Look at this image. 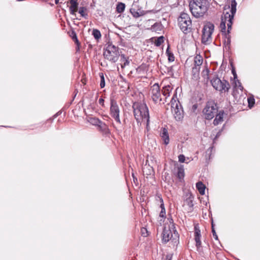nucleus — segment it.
<instances>
[{
    "label": "nucleus",
    "mask_w": 260,
    "mask_h": 260,
    "mask_svg": "<svg viewBox=\"0 0 260 260\" xmlns=\"http://www.w3.org/2000/svg\"><path fill=\"white\" fill-rule=\"evenodd\" d=\"M236 7V0H231L230 4L228 5H225L224 7V10L229 9L231 13L230 14L229 11L223 13V16L221 18L220 28L224 37V44L228 48L230 47L231 42L230 32L233 25V20L237 11Z\"/></svg>",
    "instance_id": "1"
},
{
    "label": "nucleus",
    "mask_w": 260,
    "mask_h": 260,
    "mask_svg": "<svg viewBox=\"0 0 260 260\" xmlns=\"http://www.w3.org/2000/svg\"><path fill=\"white\" fill-rule=\"evenodd\" d=\"M134 115L138 123L146 121V127L149 123V113L148 108L145 103L135 102L132 106Z\"/></svg>",
    "instance_id": "2"
},
{
    "label": "nucleus",
    "mask_w": 260,
    "mask_h": 260,
    "mask_svg": "<svg viewBox=\"0 0 260 260\" xmlns=\"http://www.w3.org/2000/svg\"><path fill=\"white\" fill-rule=\"evenodd\" d=\"M189 7L192 15L196 18H200L208 11L209 3L207 0H192Z\"/></svg>",
    "instance_id": "3"
},
{
    "label": "nucleus",
    "mask_w": 260,
    "mask_h": 260,
    "mask_svg": "<svg viewBox=\"0 0 260 260\" xmlns=\"http://www.w3.org/2000/svg\"><path fill=\"white\" fill-rule=\"evenodd\" d=\"M178 25L185 35L192 31V21L189 15L186 13H181L178 17Z\"/></svg>",
    "instance_id": "4"
},
{
    "label": "nucleus",
    "mask_w": 260,
    "mask_h": 260,
    "mask_svg": "<svg viewBox=\"0 0 260 260\" xmlns=\"http://www.w3.org/2000/svg\"><path fill=\"white\" fill-rule=\"evenodd\" d=\"M103 55L105 59L112 63L116 62L120 56L119 48L112 44H109L104 50Z\"/></svg>",
    "instance_id": "5"
},
{
    "label": "nucleus",
    "mask_w": 260,
    "mask_h": 260,
    "mask_svg": "<svg viewBox=\"0 0 260 260\" xmlns=\"http://www.w3.org/2000/svg\"><path fill=\"white\" fill-rule=\"evenodd\" d=\"M211 83L213 88L221 92H228L231 86L225 80H221L218 77H215L211 80Z\"/></svg>",
    "instance_id": "6"
},
{
    "label": "nucleus",
    "mask_w": 260,
    "mask_h": 260,
    "mask_svg": "<svg viewBox=\"0 0 260 260\" xmlns=\"http://www.w3.org/2000/svg\"><path fill=\"white\" fill-rule=\"evenodd\" d=\"M218 112L217 104L214 101H208L203 109V113L206 119H212Z\"/></svg>",
    "instance_id": "7"
},
{
    "label": "nucleus",
    "mask_w": 260,
    "mask_h": 260,
    "mask_svg": "<svg viewBox=\"0 0 260 260\" xmlns=\"http://www.w3.org/2000/svg\"><path fill=\"white\" fill-rule=\"evenodd\" d=\"M172 231L171 230L170 226H165L164 228L162 233V241L165 243H167L170 240H172L174 243L178 241L179 235L176 230H173Z\"/></svg>",
    "instance_id": "8"
},
{
    "label": "nucleus",
    "mask_w": 260,
    "mask_h": 260,
    "mask_svg": "<svg viewBox=\"0 0 260 260\" xmlns=\"http://www.w3.org/2000/svg\"><path fill=\"white\" fill-rule=\"evenodd\" d=\"M110 115L114 119L117 123L121 124V122L120 119V109L116 100L114 98V97H110Z\"/></svg>",
    "instance_id": "9"
},
{
    "label": "nucleus",
    "mask_w": 260,
    "mask_h": 260,
    "mask_svg": "<svg viewBox=\"0 0 260 260\" xmlns=\"http://www.w3.org/2000/svg\"><path fill=\"white\" fill-rule=\"evenodd\" d=\"M214 29V26L212 23H208L204 26L202 30V43L208 45L212 42V35Z\"/></svg>",
    "instance_id": "10"
},
{
    "label": "nucleus",
    "mask_w": 260,
    "mask_h": 260,
    "mask_svg": "<svg viewBox=\"0 0 260 260\" xmlns=\"http://www.w3.org/2000/svg\"><path fill=\"white\" fill-rule=\"evenodd\" d=\"M149 95L150 99L155 105H160L162 101L160 87L157 83H155L150 87Z\"/></svg>",
    "instance_id": "11"
},
{
    "label": "nucleus",
    "mask_w": 260,
    "mask_h": 260,
    "mask_svg": "<svg viewBox=\"0 0 260 260\" xmlns=\"http://www.w3.org/2000/svg\"><path fill=\"white\" fill-rule=\"evenodd\" d=\"M172 107V113H173L174 117L177 121L182 120L184 117L183 110L182 107L180 103L176 104L175 107Z\"/></svg>",
    "instance_id": "12"
},
{
    "label": "nucleus",
    "mask_w": 260,
    "mask_h": 260,
    "mask_svg": "<svg viewBox=\"0 0 260 260\" xmlns=\"http://www.w3.org/2000/svg\"><path fill=\"white\" fill-rule=\"evenodd\" d=\"M194 240L196 241V246L199 249L201 246V231L198 224L194 225Z\"/></svg>",
    "instance_id": "13"
},
{
    "label": "nucleus",
    "mask_w": 260,
    "mask_h": 260,
    "mask_svg": "<svg viewBox=\"0 0 260 260\" xmlns=\"http://www.w3.org/2000/svg\"><path fill=\"white\" fill-rule=\"evenodd\" d=\"M129 12L134 18H137L140 16L146 15L150 11H145L139 9H136L133 6V7L129 9Z\"/></svg>",
    "instance_id": "14"
},
{
    "label": "nucleus",
    "mask_w": 260,
    "mask_h": 260,
    "mask_svg": "<svg viewBox=\"0 0 260 260\" xmlns=\"http://www.w3.org/2000/svg\"><path fill=\"white\" fill-rule=\"evenodd\" d=\"M240 89L241 92L243 91V87L239 80L235 79L233 83V95L236 96L237 95V90Z\"/></svg>",
    "instance_id": "15"
},
{
    "label": "nucleus",
    "mask_w": 260,
    "mask_h": 260,
    "mask_svg": "<svg viewBox=\"0 0 260 260\" xmlns=\"http://www.w3.org/2000/svg\"><path fill=\"white\" fill-rule=\"evenodd\" d=\"M98 129L103 135H108L110 134V131L108 126L102 121H101L99 123V125L98 126Z\"/></svg>",
    "instance_id": "16"
},
{
    "label": "nucleus",
    "mask_w": 260,
    "mask_h": 260,
    "mask_svg": "<svg viewBox=\"0 0 260 260\" xmlns=\"http://www.w3.org/2000/svg\"><path fill=\"white\" fill-rule=\"evenodd\" d=\"M68 3L70 4L69 8L70 14L75 15L76 12L78 10V3L77 0H69Z\"/></svg>",
    "instance_id": "17"
},
{
    "label": "nucleus",
    "mask_w": 260,
    "mask_h": 260,
    "mask_svg": "<svg viewBox=\"0 0 260 260\" xmlns=\"http://www.w3.org/2000/svg\"><path fill=\"white\" fill-rule=\"evenodd\" d=\"M160 135L161 139L164 141V144L165 145H168L169 143L170 139L167 129L166 128H163L161 129Z\"/></svg>",
    "instance_id": "18"
},
{
    "label": "nucleus",
    "mask_w": 260,
    "mask_h": 260,
    "mask_svg": "<svg viewBox=\"0 0 260 260\" xmlns=\"http://www.w3.org/2000/svg\"><path fill=\"white\" fill-rule=\"evenodd\" d=\"M216 117L213 121L214 125H217L223 121V111H219L216 114Z\"/></svg>",
    "instance_id": "19"
},
{
    "label": "nucleus",
    "mask_w": 260,
    "mask_h": 260,
    "mask_svg": "<svg viewBox=\"0 0 260 260\" xmlns=\"http://www.w3.org/2000/svg\"><path fill=\"white\" fill-rule=\"evenodd\" d=\"M203 63V57L200 55H197L194 57L193 66L201 68V66Z\"/></svg>",
    "instance_id": "20"
},
{
    "label": "nucleus",
    "mask_w": 260,
    "mask_h": 260,
    "mask_svg": "<svg viewBox=\"0 0 260 260\" xmlns=\"http://www.w3.org/2000/svg\"><path fill=\"white\" fill-rule=\"evenodd\" d=\"M172 87L170 85L165 86L161 90L162 94L166 98L170 96V92H171Z\"/></svg>",
    "instance_id": "21"
},
{
    "label": "nucleus",
    "mask_w": 260,
    "mask_h": 260,
    "mask_svg": "<svg viewBox=\"0 0 260 260\" xmlns=\"http://www.w3.org/2000/svg\"><path fill=\"white\" fill-rule=\"evenodd\" d=\"M196 187L201 194L203 195L205 194L206 187L202 182L200 181L197 183Z\"/></svg>",
    "instance_id": "22"
},
{
    "label": "nucleus",
    "mask_w": 260,
    "mask_h": 260,
    "mask_svg": "<svg viewBox=\"0 0 260 260\" xmlns=\"http://www.w3.org/2000/svg\"><path fill=\"white\" fill-rule=\"evenodd\" d=\"M120 56L121 57L120 61L123 62V63L121 65V67L122 68H124L125 66L129 64V61L128 60V58L125 57L124 54H120Z\"/></svg>",
    "instance_id": "23"
},
{
    "label": "nucleus",
    "mask_w": 260,
    "mask_h": 260,
    "mask_svg": "<svg viewBox=\"0 0 260 260\" xmlns=\"http://www.w3.org/2000/svg\"><path fill=\"white\" fill-rule=\"evenodd\" d=\"M177 177L180 181L183 179L184 177V170L182 167L178 168Z\"/></svg>",
    "instance_id": "24"
},
{
    "label": "nucleus",
    "mask_w": 260,
    "mask_h": 260,
    "mask_svg": "<svg viewBox=\"0 0 260 260\" xmlns=\"http://www.w3.org/2000/svg\"><path fill=\"white\" fill-rule=\"evenodd\" d=\"M160 201L161 203V204L160 205V207L161 208V211L159 213V216L161 217L164 218L166 217V210L165 208L163 200L161 198H160Z\"/></svg>",
    "instance_id": "25"
},
{
    "label": "nucleus",
    "mask_w": 260,
    "mask_h": 260,
    "mask_svg": "<svg viewBox=\"0 0 260 260\" xmlns=\"http://www.w3.org/2000/svg\"><path fill=\"white\" fill-rule=\"evenodd\" d=\"M125 5L124 3H118L116 6V11L118 13H122L125 10Z\"/></svg>",
    "instance_id": "26"
},
{
    "label": "nucleus",
    "mask_w": 260,
    "mask_h": 260,
    "mask_svg": "<svg viewBox=\"0 0 260 260\" xmlns=\"http://www.w3.org/2000/svg\"><path fill=\"white\" fill-rule=\"evenodd\" d=\"M193 197L192 194H190L189 196L186 198L185 202L187 205V206L190 208H192L193 206Z\"/></svg>",
    "instance_id": "27"
},
{
    "label": "nucleus",
    "mask_w": 260,
    "mask_h": 260,
    "mask_svg": "<svg viewBox=\"0 0 260 260\" xmlns=\"http://www.w3.org/2000/svg\"><path fill=\"white\" fill-rule=\"evenodd\" d=\"M87 9L85 7H81L79 9V13L81 15L82 17L86 18L88 14L86 13Z\"/></svg>",
    "instance_id": "28"
},
{
    "label": "nucleus",
    "mask_w": 260,
    "mask_h": 260,
    "mask_svg": "<svg viewBox=\"0 0 260 260\" xmlns=\"http://www.w3.org/2000/svg\"><path fill=\"white\" fill-rule=\"evenodd\" d=\"M200 68H201L194 67V66L192 67V76L193 77V78H196L198 77L199 73H200Z\"/></svg>",
    "instance_id": "29"
},
{
    "label": "nucleus",
    "mask_w": 260,
    "mask_h": 260,
    "mask_svg": "<svg viewBox=\"0 0 260 260\" xmlns=\"http://www.w3.org/2000/svg\"><path fill=\"white\" fill-rule=\"evenodd\" d=\"M99 76L100 77V87L101 88H103L105 86V80L104 73L100 72L99 73Z\"/></svg>",
    "instance_id": "30"
},
{
    "label": "nucleus",
    "mask_w": 260,
    "mask_h": 260,
    "mask_svg": "<svg viewBox=\"0 0 260 260\" xmlns=\"http://www.w3.org/2000/svg\"><path fill=\"white\" fill-rule=\"evenodd\" d=\"M92 35L96 40H99L101 38V34L99 30L97 29H93L92 30Z\"/></svg>",
    "instance_id": "31"
},
{
    "label": "nucleus",
    "mask_w": 260,
    "mask_h": 260,
    "mask_svg": "<svg viewBox=\"0 0 260 260\" xmlns=\"http://www.w3.org/2000/svg\"><path fill=\"white\" fill-rule=\"evenodd\" d=\"M71 36L72 37L73 40L75 42L76 44L79 47L80 45V43L77 38L76 33L75 31L73 30L72 31Z\"/></svg>",
    "instance_id": "32"
},
{
    "label": "nucleus",
    "mask_w": 260,
    "mask_h": 260,
    "mask_svg": "<svg viewBox=\"0 0 260 260\" xmlns=\"http://www.w3.org/2000/svg\"><path fill=\"white\" fill-rule=\"evenodd\" d=\"M164 42V38L163 36H160L157 38L154 42L155 45L156 46H159Z\"/></svg>",
    "instance_id": "33"
},
{
    "label": "nucleus",
    "mask_w": 260,
    "mask_h": 260,
    "mask_svg": "<svg viewBox=\"0 0 260 260\" xmlns=\"http://www.w3.org/2000/svg\"><path fill=\"white\" fill-rule=\"evenodd\" d=\"M166 53L168 57V60L170 62H172L174 61L175 57L174 56V54L172 52H170V51L169 50V48H168V49L166 50Z\"/></svg>",
    "instance_id": "34"
},
{
    "label": "nucleus",
    "mask_w": 260,
    "mask_h": 260,
    "mask_svg": "<svg viewBox=\"0 0 260 260\" xmlns=\"http://www.w3.org/2000/svg\"><path fill=\"white\" fill-rule=\"evenodd\" d=\"M101 121V120H100L99 118L95 117L91 118L90 119V122L92 124L96 126H98L99 125V123Z\"/></svg>",
    "instance_id": "35"
},
{
    "label": "nucleus",
    "mask_w": 260,
    "mask_h": 260,
    "mask_svg": "<svg viewBox=\"0 0 260 260\" xmlns=\"http://www.w3.org/2000/svg\"><path fill=\"white\" fill-rule=\"evenodd\" d=\"M248 102L249 107H252L254 104L255 100L253 98H249L248 99Z\"/></svg>",
    "instance_id": "36"
},
{
    "label": "nucleus",
    "mask_w": 260,
    "mask_h": 260,
    "mask_svg": "<svg viewBox=\"0 0 260 260\" xmlns=\"http://www.w3.org/2000/svg\"><path fill=\"white\" fill-rule=\"evenodd\" d=\"M212 233L213 234V237L215 240H218V236L216 233L215 230L213 227V223H212Z\"/></svg>",
    "instance_id": "37"
},
{
    "label": "nucleus",
    "mask_w": 260,
    "mask_h": 260,
    "mask_svg": "<svg viewBox=\"0 0 260 260\" xmlns=\"http://www.w3.org/2000/svg\"><path fill=\"white\" fill-rule=\"evenodd\" d=\"M179 161L180 162H184L185 161V156L183 154H180L178 156Z\"/></svg>",
    "instance_id": "38"
},
{
    "label": "nucleus",
    "mask_w": 260,
    "mask_h": 260,
    "mask_svg": "<svg viewBox=\"0 0 260 260\" xmlns=\"http://www.w3.org/2000/svg\"><path fill=\"white\" fill-rule=\"evenodd\" d=\"M99 103L103 107H105L104 100L103 98H100L99 100Z\"/></svg>",
    "instance_id": "39"
},
{
    "label": "nucleus",
    "mask_w": 260,
    "mask_h": 260,
    "mask_svg": "<svg viewBox=\"0 0 260 260\" xmlns=\"http://www.w3.org/2000/svg\"><path fill=\"white\" fill-rule=\"evenodd\" d=\"M198 108V105L197 104H194L193 105H192V108H191V110L192 111L194 112Z\"/></svg>",
    "instance_id": "40"
},
{
    "label": "nucleus",
    "mask_w": 260,
    "mask_h": 260,
    "mask_svg": "<svg viewBox=\"0 0 260 260\" xmlns=\"http://www.w3.org/2000/svg\"><path fill=\"white\" fill-rule=\"evenodd\" d=\"M208 73H209V71L208 70H207L205 72L203 71L202 73V74H203V76L205 77L207 76V78H208Z\"/></svg>",
    "instance_id": "41"
},
{
    "label": "nucleus",
    "mask_w": 260,
    "mask_h": 260,
    "mask_svg": "<svg viewBox=\"0 0 260 260\" xmlns=\"http://www.w3.org/2000/svg\"><path fill=\"white\" fill-rule=\"evenodd\" d=\"M172 254H167L166 256V260H172Z\"/></svg>",
    "instance_id": "42"
},
{
    "label": "nucleus",
    "mask_w": 260,
    "mask_h": 260,
    "mask_svg": "<svg viewBox=\"0 0 260 260\" xmlns=\"http://www.w3.org/2000/svg\"><path fill=\"white\" fill-rule=\"evenodd\" d=\"M232 73H233V75H234V79H235H235H237V75L236 73V71H235V70L234 69H233V70H232Z\"/></svg>",
    "instance_id": "43"
},
{
    "label": "nucleus",
    "mask_w": 260,
    "mask_h": 260,
    "mask_svg": "<svg viewBox=\"0 0 260 260\" xmlns=\"http://www.w3.org/2000/svg\"><path fill=\"white\" fill-rule=\"evenodd\" d=\"M155 25H158L156 24H154L152 26V28L153 29H154V27L155 26Z\"/></svg>",
    "instance_id": "44"
},
{
    "label": "nucleus",
    "mask_w": 260,
    "mask_h": 260,
    "mask_svg": "<svg viewBox=\"0 0 260 260\" xmlns=\"http://www.w3.org/2000/svg\"><path fill=\"white\" fill-rule=\"evenodd\" d=\"M59 0H55V4H58V3L59 2Z\"/></svg>",
    "instance_id": "45"
},
{
    "label": "nucleus",
    "mask_w": 260,
    "mask_h": 260,
    "mask_svg": "<svg viewBox=\"0 0 260 260\" xmlns=\"http://www.w3.org/2000/svg\"><path fill=\"white\" fill-rule=\"evenodd\" d=\"M209 149H210V152H211V151H212L211 149H212V147H210Z\"/></svg>",
    "instance_id": "46"
},
{
    "label": "nucleus",
    "mask_w": 260,
    "mask_h": 260,
    "mask_svg": "<svg viewBox=\"0 0 260 260\" xmlns=\"http://www.w3.org/2000/svg\"><path fill=\"white\" fill-rule=\"evenodd\" d=\"M133 178H134V181H135V180H137V178H135V177H133Z\"/></svg>",
    "instance_id": "47"
}]
</instances>
